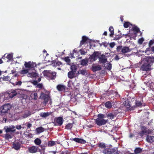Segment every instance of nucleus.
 Instances as JSON below:
<instances>
[{"mask_svg": "<svg viewBox=\"0 0 154 154\" xmlns=\"http://www.w3.org/2000/svg\"><path fill=\"white\" fill-rule=\"evenodd\" d=\"M29 72V69H23L20 72V74L22 75H24L25 74H26V73H28Z\"/></svg>", "mask_w": 154, "mask_h": 154, "instance_id": "nucleus-25", "label": "nucleus"}, {"mask_svg": "<svg viewBox=\"0 0 154 154\" xmlns=\"http://www.w3.org/2000/svg\"><path fill=\"white\" fill-rule=\"evenodd\" d=\"M38 76V74L34 71L32 72H29L27 74V76L31 78H35Z\"/></svg>", "mask_w": 154, "mask_h": 154, "instance_id": "nucleus-11", "label": "nucleus"}, {"mask_svg": "<svg viewBox=\"0 0 154 154\" xmlns=\"http://www.w3.org/2000/svg\"><path fill=\"white\" fill-rule=\"evenodd\" d=\"M106 66H107V69L110 70L111 68V65L109 63H107L106 65Z\"/></svg>", "mask_w": 154, "mask_h": 154, "instance_id": "nucleus-51", "label": "nucleus"}, {"mask_svg": "<svg viewBox=\"0 0 154 154\" xmlns=\"http://www.w3.org/2000/svg\"><path fill=\"white\" fill-rule=\"evenodd\" d=\"M109 45L110 47L111 48H113L115 45V43L114 42L110 43L109 44Z\"/></svg>", "mask_w": 154, "mask_h": 154, "instance_id": "nucleus-52", "label": "nucleus"}, {"mask_svg": "<svg viewBox=\"0 0 154 154\" xmlns=\"http://www.w3.org/2000/svg\"><path fill=\"white\" fill-rule=\"evenodd\" d=\"M62 64L61 62L60 61H58L56 63V65L57 66H60Z\"/></svg>", "mask_w": 154, "mask_h": 154, "instance_id": "nucleus-58", "label": "nucleus"}, {"mask_svg": "<svg viewBox=\"0 0 154 154\" xmlns=\"http://www.w3.org/2000/svg\"><path fill=\"white\" fill-rule=\"evenodd\" d=\"M101 69V67L100 65H93L92 66V69L94 72H95L97 71L100 70Z\"/></svg>", "mask_w": 154, "mask_h": 154, "instance_id": "nucleus-15", "label": "nucleus"}, {"mask_svg": "<svg viewBox=\"0 0 154 154\" xmlns=\"http://www.w3.org/2000/svg\"><path fill=\"white\" fill-rule=\"evenodd\" d=\"M154 42V40H151L150 42H149V46H151V45H152V44H153V43Z\"/></svg>", "mask_w": 154, "mask_h": 154, "instance_id": "nucleus-56", "label": "nucleus"}, {"mask_svg": "<svg viewBox=\"0 0 154 154\" xmlns=\"http://www.w3.org/2000/svg\"><path fill=\"white\" fill-rule=\"evenodd\" d=\"M57 90L59 91H63L65 89V86L63 85H59L57 86Z\"/></svg>", "mask_w": 154, "mask_h": 154, "instance_id": "nucleus-24", "label": "nucleus"}, {"mask_svg": "<svg viewBox=\"0 0 154 154\" xmlns=\"http://www.w3.org/2000/svg\"><path fill=\"white\" fill-rule=\"evenodd\" d=\"M145 61H148L149 62L150 61L151 62H154V57H146L144 59V60Z\"/></svg>", "mask_w": 154, "mask_h": 154, "instance_id": "nucleus-21", "label": "nucleus"}, {"mask_svg": "<svg viewBox=\"0 0 154 154\" xmlns=\"http://www.w3.org/2000/svg\"><path fill=\"white\" fill-rule=\"evenodd\" d=\"M100 55V54L97 52H94L89 57V58L91 62H93L95 61L98 58Z\"/></svg>", "mask_w": 154, "mask_h": 154, "instance_id": "nucleus-6", "label": "nucleus"}, {"mask_svg": "<svg viewBox=\"0 0 154 154\" xmlns=\"http://www.w3.org/2000/svg\"><path fill=\"white\" fill-rule=\"evenodd\" d=\"M13 54H8L6 57L9 60H11L13 58Z\"/></svg>", "mask_w": 154, "mask_h": 154, "instance_id": "nucleus-40", "label": "nucleus"}, {"mask_svg": "<svg viewBox=\"0 0 154 154\" xmlns=\"http://www.w3.org/2000/svg\"><path fill=\"white\" fill-rule=\"evenodd\" d=\"M29 115H30V114H25L23 116V117L24 118H26Z\"/></svg>", "mask_w": 154, "mask_h": 154, "instance_id": "nucleus-61", "label": "nucleus"}, {"mask_svg": "<svg viewBox=\"0 0 154 154\" xmlns=\"http://www.w3.org/2000/svg\"><path fill=\"white\" fill-rule=\"evenodd\" d=\"M85 42H84V41L82 40L81 41V42H80V45H82Z\"/></svg>", "mask_w": 154, "mask_h": 154, "instance_id": "nucleus-63", "label": "nucleus"}, {"mask_svg": "<svg viewBox=\"0 0 154 154\" xmlns=\"http://www.w3.org/2000/svg\"><path fill=\"white\" fill-rule=\"evenodd\" d=\"M140 128L141 131L140 133V134L141 136H142L143 134L147 133L146 128L145 127L142 125L141 126Z\"/></svg>", "mask_w": 154, "mask_h": 154, "instance_id": "nucleus-13", "label": "nucleus"}, {"mask_svg": "<svg viewBox=\"0 0 154 154\" xmlns=\"http://www.w3.org/2000/svg\"><path fill=\"white\" fill-rule=\"evenodd\" d=\"M32 84L34 85H37V82L36 81H34L33 82H32Z\"/></svg>", "mask_w": 154, "mask_h": 154, "instance_id": "nucleus-60", "label": "nucleus"}, {"mask_svg": "<svg viewBox=\"0 0 154 154\" xmlns=\"http://www.w3.org/2000/svg\"><path fill=\"white\" fill-rule=\"evenodd\" d=\"M11 108V105L9 104L4 105L2 106L0 109V112L1 114L5 113Z\"/></svg>", "mask_w": 154, "mask_h": 154, "instance_id": "nucleus-3", "label": "nucleus"}, {"mask_svg": "<svg viewBox=\"0 0 154 154\" xmlns=\"http://www.w3.org/2000/svg\"><path fill=\"white\" fill-rule=\"evenodd\" d=\"M79 74H81L82 75H85L86 73V70L85 69H82L78 71Z\"/></svg>", "mask_w": 154, "mask_h": 154, "instance_id": "nucleus-39", "label": "nucleus"}, {"mask_svg": "<svg viewBox=\"0 0 154 154\" xmlns=\"http://www.w3.org/2000/svg\"><path fill=\"white\" fill-rule=\"evenodd\" d=\"M36 131L37 134H39L43 132L44 131V129L42 127H40L37 128L36 129Z\"/></svg>", "mask_w": 154, "mask_h": 154, "instance_id": "nucleus-23", "label": "nucleus"}, {"mask_svg": "<svg viewBox=\"0 0 154 154\" xmlns=\"http://www.w3.org/2000/svg\"><path fill=\"white\" fill-rule=\"evenodd\" d=\"M55 144V142L53 141H49L48 142V145L49 146H54Z\"/></svg>", "mask_w": 154, "mask_h": 154, "instance_id": "nucleus-38", "label": "nucleus"}, {"mask_svg": "<svg viewBox=\"0 0 154 154\" xmlns=\"http://www.w3.org/2000/svg\"><path fill=\"white\" fill-rule=\"evenodd\" d=\"M64 60L66 63H68V64H69V63L70 62V60L69 59V57H65L63 58Z\"/></svg>", "mask_w": 154, "mask_h": 154, "instance_id": "nucleus-44", "label": "nucleus"}, {"mask_svg": "<svg viewBox=\"0 0 154 154\" xmlns=\"http://www.w3.org/2000/svg\"><path fill=\"white\" fill-rule=\"evenodd\" d=\"M31 97L33 99L36 100L38 98V95L37 93L33 92L30 95Z\"/></svg>", "mask_w": 154, "mask_h": 154, "instance_id": "nucleus-20", "label": "nucleus"}, {"mask_svg": "<svg viewBox=\"0 0 154 154\" xmlns=\"http://www.w3.org/2000/svg\"><path fill=\"white\" fill-rule=\"evenodd\" d=\"M70 140H73L76 142L81 143H85L86 142V141L82 139H80L78 138H71Z\"/></svg>", "mask_w": 154, "mask_h": 154, "instance_id": "nucleus-9", "label": "nucleus"}, {"mask_svg": "<svg viewBox=\"0 0 154 154\" xmlns=\"http://www.w3.org/2000/svg\"><path fill=\"white\" fill-rule=\"evenodd\" d=\"M24 63L25 67L26 68H29V69L32 68H33L34 66H36V64L33 62L29 61L27 62L25 61Z\"/></svg>", "mask_w": 154, "mask_h": 154, "instance_id": "nucleus-7", "label": "nucleus"}, {"mask_svg": "<svg viewBox=\"0 0 154 154\" xmlns=\"http://www.w3.org/2000/svg\"><path fill=\"white\" fill-rule=\"evenodd\" d=\"M130 51L131 50L128 47L125 46L122 48L121 52L123 54H125L130 52Z\"/></svg>", "mask_w": 154, "mask_h": 154, "instance_id": "nucleus-17", "label": "nucleus"}, {"mask_svg": "<svg viewBox=\"0 0 154 154\" xmlns=\"http://www.w3.org/2000/svg\"><path fill=\"white\" fill-rule=\"evenodd\" d=\"M105 106L108 108H110L112 107V104L110 102L108 101L105 103Z\"/></svg>", "mask_w": 154, "mask_h": 154, "instance_id": "nucleus-34", "label": "nucleus"}, {"mask_svg": "<svg viewBox=\"0 0 154 154\" xmlns=\"http://www.w3.org/2000/svg\"><path fill=\"white\" fill-rule=\"evenodd\" d=\"M8 93L9 94V97H10V98H11L15 96L17 93L16 90H13L9 91Z\"/></svg>", "mask_w": 154, "mask_h": 154, "instance_id": "nucleus-10", "label": "nucleus"}, {"mask_svg": "<svg viewBox=\"0 0 154 154\" xmlns=\"http://www.w3.org/2000/svg\"><path fill=\"white\" fill-rule=\"evenodd\" d=\"M70 68L72 70L71 71L75 72L77 69V66L75 65H72L71 66Z\"/></svg>", "mask_w": 154, "mask_h": 154, "instance_id": "nucleus-28", "label": "nucleus"}, {"mask_svg": "<svg viewBox=\"0 0 154 154\" xmlns=\"http://www.w3.org/2000/svg\"><path fill=\"white\" fill-rule=\"evenodd\" d=\"M88 60L87 59H83L81 61V65H85L87 64Z\"/></svg>", "mask_w": 154, "mask_h": 154, "instance_id": "nucleus-29", "label": "nucleus"}, {"mask_svg": "<svg viewBox=\"0 0 154 154\" xmlns=\"http://www.w3.org/2000/svg\"><path fill=\"white\" fill-rule=\"evenodd\" d=\"M130 24V23L129 22H126L124 23V26L125 28H127L128 27Z\"/></svg>", "mask_w": 154, "mask_h": 154, "instance_id": "nucleus-47", "label": "nucleus"}, {"mask_svg": "<svg viewBox=\"0 0 154 154\" xmlns=\"http://www.w3.org/2000/svg\"><path fill=\"white\" fill-rule=\"evenodd\" d=\"M72 124L71 123L68 124L66 126V129H69L72 128Z\"/></svg>", "mask_w": 154, "mask_h": 154, "instance_id": "nucleus-42", "label": "nucleus"}, {"mask_svg": "<svg viewBox=\"0 0 154 154\" xmlns=\"http://www.w3.org/2000/svg\"><path fill=\"white\" fill-rule=\"evenodd\" d=\"M122 46H118L117 48V50L118 52H121V51L122 49Z\"/></svg>", "mask_w": 154, "mask_h": 154, "instance_id": "nucleus-46", "label": "nucleus"}, {"mask_svg": "<svg viewBox=\"0 0 154 154\" xmlns=\"http://www.w3.org/2000/svg\"><path fill=\"white\" fill-rule=\"evenodd\" d=\"M63 122V119L61 117H58L56 120L57 125L60 126L62 124Z\"/></svg>", "mask_w": 154, "mask_h": 154, "instance_id": "nucleus-16", "label": "nucleus"}, {"mask_svg": "<svg viewBox=\"0 0 154 154\" xmlns=\"http://www.w3.org/2000/svg\"><path fill=\"white\" fill-rule=\"evenodd\" d=\"M6 119L5 118H4L3 119V120H2V122L3 123H5L6 122Z\"/></svg>", "mask_w": 154, "mask_h": 154, "instance_id": "nucleus-64", "label": "nucleus"}, {"mask_svg": "<svg viewBox=\"0 0 154 154\" xmlns=\"http://www.w3.org/2000/svg\"><path fill=\"white\" fill-rule=\"evenodd\" d=\"M98 146L99 147L101 148L102 149H104L106 147V145L105 143H99L98 144Z\"/></svg>", "mask_w": 154, "mask_h": 154, "instance_id": "nucleus-36", "label": "nucleus"}, {"mask_svg": "<svg viewBox=\"0 0 154 154\" xmlns=\"http://www.w3.org/2000/svg\"><path fill=\"white\" fill-rule=\"evenodd\" d=\"M103 152L105 154H111V149L109 148L103 150Z\"/></svg>", "mask_w": 154, "mask_h": 154, "instance_id": "nucleus-26", "label": "nucleus"}, {"mask_svg": "<svg viewBox=\"0 0 154 154\" xmlns=\"http://www.w3.org/2000/svg\"><path fill=\"white\" fill-rule=\"evenodd\" d=\"M4 129L5 130V132L6 133L14 132L15 131V127L13 125L10 126L9 127L6 126L4 128Z\"/></svg>", "mask_w": 154, "mask_h": 154, "instance_id": "nucleus-8", "label": "nucleus"}, {"mask_svg": "<svg viewBox=\"0 0 154 154\" xmlns=\"http://www.w3.org/2000/svg\"><path fill=\"white\" fill-rule=\"evenodd\" d=\"M38 147L36 146H32L29 148V151L30 152L34 153L37 152Z\"/></svg>", "mask_w": 154, "mask_h": 154, "instance_id": "nucleus-12", "label": "nucleus"}, {"mask_svg": "<svg viewBox=\"0 0 154 154\" xmlns=\"http://www.w3.org/2000/svg\"><path fill=\"white\" fill-rule=\"evenodd\" d=\"M109 30L110 32V37H112L114 34V29L112 26H110L109 28Z\"/></svg>", "mask_w": 154, "mask_h": 154, "instance_id": "nucleus-30", "label": "nucleus"}, {"mask_svg": "<svg viewBox=\"0 0 154 154\" xmlns=\"http://www.w3.org/2000/svg\"><path fill=\"white\" fill-rule=\"evenodd\" d=\"M44 75L50 77L51 80L54 79L56 78V73L55 72H51L49 71H44Z\"/></svg>", "mask_w": 154, "mask_h": 154, "instance_id": "nucleus-4", "label": "nucleus"}, {"mask_svg": "<svg viewBox=\"0 0 154 154\" xmlns=\"http://www.w3.org/2000/svg\"><path fill=\"white\" fill-rule=\"evenodd\" d=\"M144 60V59L142 60V62L143 63L141 69L143 71H148L149 70L150 68V65L149 62L148 61Z\"/></svg>", "mask_w": 154, "mask_h": 154, "instance_id": "nucleus-2", "label": "nucleus"}, {"mask_svg": "<svg viewBox=\"0 0 154 154\" xmlns=\"http://www.w3.org/2000/svg\"><path fill=\"white\" fill-rule=\"evenodd\" d=\"M51 114V112H42L40 114V116L43 118H45L50 115Z\"/></svg>", "mask_w": 154, "mask_h": 154, "instance_id": "nucleus-18", "label": "nucleus"}, {"mask_svg": "<svg viewBox=\"0 0 154 154\" xmlns=\"http://www.w3.org/2000/svg\"><path fill=\"white\" fill-rule=\"evenodd\" d=\"M34 142L35 144L39 145L41 143V141L39 139L36 138L34 140Z\"/></svg>", "mask_w": 154, "mask_h": 154, "instance_id": "nucleus-31", "label": "nucleus"}, {"mask_svg": "<svg viewBox=\"0 0 154 154\" xmlns=\"http://www.w3.org/2000/svg\"><path fill=\"white\" fill-rule=\"evenodd\" d=\"M87 39V38L85 36H83L82 37V40L85 42Z\"/></svg>", "mask_w": 154, "mask_h": 154, "instance_id": "nucleus-57", "label": "nucleus"}, {"mask_svg": "<svg viewBox=\"0 0 154 154\" xmlns=\"http://www.w3.org/2000/svg\"><path fill=\"white\" fill-rule=\"evenodd\" d=\"M111 154H119V152L117 149H111Z\"/></svg>", "mask_w": 154, "mask_h": 154, "instance_id": "nucleus-33", "label": "nucleus"}, {"mask_svg": "<svg viewBox=\"0 0 154 154\" xmlns=\"http://www.w3.org/2000/svg\"><path fill=\"white\" fill-rule=\"evenodd\" d=\"M40 98L44 100L45 104H46L48 101H49L50 103H51V101L49 96L44 93H42L41 94Z\"/></svg>", "mask_w": 154, "mask_h": 154, "instance_id": "nucleus-5", "label": "nucleus"}, {"mask_svg": "<svg viewBox=\"0 0 154 154\" xmlns=\"http://www.w3.org/2000/svg\"><path fill=\"white\" fill-rule=\"evenodd\" d=\"M142 151V149L140 148H136L135 149L134 152L136 154L140 153Z\"/></svg>", "mask_w": 154, "mask_h": 154, "instance_id": "nucleus-35", "label": "nucleus"}, {"mask_svg": "<svg viewBox=\"0 0 154 154\" xmlns=\"http://www.w3.org/2000/svg\"><path fill=\"white\" fill-rule=\"evenodd\" d=\"M9 94H8V92L7 93H5L4 95L5 96V97L6 98L5 99L6 100H9V99L10 98V97H9Z\"/></svg>", "mask_w": 154, "mask_h": 154, "instance_id": "nucleus-43", "label": "nucleus"}, {"mask_svg": "<svg viewBox=\"0 0 154 154\" xmlns=\"http://www.w3.org/2000/svg\"><path fill=\"white\" fill-rule=\"evenodd\" d=\"M146 139L148 142L152 143L154 141V136H147Z\"/></svg>", "mask_w": 154, "mask_h": 154, "instance_id": "nucleus-19", "label": "nucleus"}, {"mask_svg": "<svg viewBox=\"0 0 154 154\" xmlns=\"http://www.w3.org/2000/svg\"><path fill=\"white\" fill-rule=\"evenodd\" d=\"M42 85L41 84H38L36 86L37 88H42Z\"/></svg>", "mask_w": 154, "mask_h": 154, "instance_id": "nucleus-54", "label": "nucleus"}, {"mask_svg": "<svg viewBox=\"0 0 154 154\" xmlns=\"http://www.w3.org/2000/svg\"><path fill=\"white\" fill-rule=\"evenodd\" d=\"M144 40L143 38H140L138 40V43L140 44H142L143 41Z\"/></svg>", "mask_w": 154, "mask_h": 154, "instance_id": "nucleus-53", "label": "nucleus"}, {"mask_svg": "<svg viewBox=\"0 0 154 154\" xmlns=\"http://www.w3.org/2000/svg\"><path fill=\"white\" fill-rule=\"evenodd\" d=\"M79 51L80 52V53L82 55H85L86 53L87 52L83 50H80Z\"/></svg>", "mask_w": 154, "mask_h": 154, "instance_id": "nucleus-50", "label": "nucleus"}, {"mask_svg": "<svg viewBox=\"0 0 154 154\" xmlns=\"http://www.w3.org/2000/svg\"><path fill=\"white\" fill-rule=\"evenodd\" d=\"M32 126V124L30 123H28L27 125L28 128H30Z\"/></svg>", "mask_w": 154, "mask_h": 154, "instance_id": "nucleus-62", "label": "nucleus"}, {"mask_svg": "<svg viewBox=\"0 0 154 154\" xmlns=\"http://www.w3.org/2000/svg\"><path fill=\"white\" fill-rule=\"evenodd\" d=\"M22 84V82L20 81H19L18 82H16L14 84V86L15 85H18V86H20Z\"/></svg>", "mask_w": 154, "mask_h": 154, "instance_id": "nucleus-45", "label": "nucleus"}, {"mask_svg": "<svg viewBox=\"0 0 154 154\" xmlns=\"http://www.w3.org/2000/svg\"><path fill=\"white\" fill-rule=\"evenodd\" d=\"M136 104L137 106H140L142 105V103L139 101H137L136 102Z\"/></svg>", "mask_w": 154, "mask_h": 154, "instance_id": "nucleus-48", "label": "nucleus"}, {"mask_svg": "<svg viewBox=\"0 0 154 154\" xmlns=\"http://www.w3.org/2000/svg\"><path fill=\"white\" fill-rule=\"evenodd\" d=\"M107 117L109 119H113L114 117V115L112 113H110L107 115Z\"/></svg>", "mask_w": 154, "mask_h": 154, "instance_id": "nucleus-41", "label": "nucleus"}, {"mask_svg": "<svg viewBox=\"0 0 154 154\" xmlns=\"http://www.w3.org/2000/svg\"><path fill=\"white\" fill-rule=\"evenodd\" d=\"M107 122L106 116L103 114H100L98 115V118L95 119V122L99 126L105 124Z\"/></svg>", "mask_w": 154, "mask_h": 154, "instance_id": "nucleus-1", "label": "nucleus"}, {"mask_svg": "<svg viewBox=\"0 0 154 154\" xmlns=\"http://www.w3.org/2000/svg\"><path fill=\"white\" fill-rule=\"evenodd\" d=\"M100 61L102 63H104L107 61V59L106 58L105 56L103 54H102L99 57Z\"/></svg>", "mask_w": 154, "mask_h": 154, "instance_id": "nucleus-14", "label": "nucleus"}, {"mask_svg": "<svg viewBox=\"0 0 154 154\" xmlns=\"http://www.w3.org/2000/svg\"><path fill=\"white\" fill-rule=\"evenodd\" d=\"M123 104L127 108H129L130 107V105L129 103H128V101L127 100L125 101L124 102Z\"/></svg>", "mask_w": 154, "mask_h": 154, "instance_id": "nucleus-37", "label": "nucleus"}, {"mask_svg": "<svg viewBox=\"0 0 154 154\" xmlns=\"http://www.w3.org/2000/svg\"><path fill=\"white\" fill-rule=\"evenodd\" d=\"M5 137L7 139H9L11 138V135L7 133L5 134Z\"/></svg>", "mask_w": 154, "mask_h": 154, "instance_id": "nucleus-49", "label": "nucleus"}, {"mask_svg": "<svg viewBox=\"0 0 154 154\" xmlns=\"http://www.w3.org/2000/svg\"><path fill=\"white\" fill-rule=\"evenodd\" d=\"M75 72L72 71H69L68 74V77L71 79L74 78L75 76Z\"/></svg>", "mask_w": 154, "mask_h": 154, "instance_id": "nucleus-22", "label": "nucleus"}, {"mask_svg": "<svg viewBox=\"0 0 154 154\" xmlns=\"http://www.w3.org/2000/svg\"><path fill=\"white\" fill-rule=\"evenodd\" d=\"M13 147L16 150H18L19 149L20 146L19 143H14L13 145Z\"/></svg>", "mask_w": 154, "mask_h": 154, "instance_id": "nucleus-27", "label": "nucleus"}, {"mask_svg": "<svg viewBox=\"0 0 154 154\" xmlns=\"http://www.w3.org/2000/svg\"><path fill=\"white\" fill-rule=\"evenodd\" d=\"M16 128L18 130H19L21 128V127L20 125H17L16 126Z\"/></svg>", "mask_w": 154, "mask_h": 154, "instance_id": "nucleus-59", "label": "nucleus"}, {"mask_svg": "<svg viewBox=\"0 0 154 154\" xmlns=\"http://www.w3.org/2000/svg\"><path fill=\"white\" fill-rule=\"evenodd\" d=\"M72 83L71 81H69L68 82V87H71V85H72Z\"/></svg>", "mask_w": 154, "mask_h": 154, "instance_id": "nucleus-55", "label": "nucleus"}, {"mask_svg": "<svg viewBox=\"0 0 154 154\" xmlns=\"http://www.w3.org/2000/svg\"><path fill=\"white\" fill-rule=\"evenodd\" d=\"M133 29L134 34H136L139 31V28L136 26L133 27Z\"/></svg>", "mask_w": 154, "mask_h": 154, "instance_id": "nucleus-32", "label": "nucleus"}]
</instances>
